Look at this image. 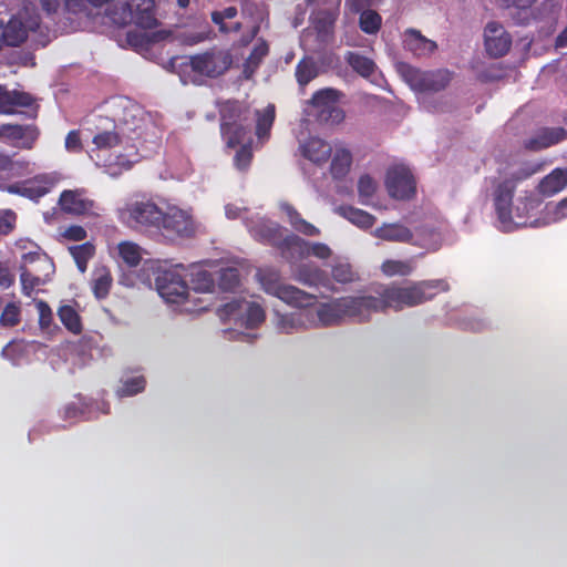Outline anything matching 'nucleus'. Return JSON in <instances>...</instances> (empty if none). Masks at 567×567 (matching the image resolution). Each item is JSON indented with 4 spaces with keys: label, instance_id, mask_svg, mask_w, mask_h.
<instances>
[{
    "label": "nucleus",
    "instance_id": "f8f14e48",
    "mask_svg": "<svg viewBox=\"0 0 567 567\" xmlns=\"http://www.w3.org/2000/svg\"><path fill=\"white\" fill-rule=\"evenodd\" d=\"M218 312L221 318H236L245 312V324L250 329L257 328L266 318L265 310L260 305L240 299H234L223 305Z\"/></svg>",
    "mask_w": 567,
    "mask_h": 567
},
{
    "label": "nucleus",
    "instance_id": "20e7f679",
    "mask_svg": "<svg viewBox=\"0 0 567 567\" xmlns=\"http://www.w3.org/2000/svg\"><path fill=\"white\" fill-rule=\"evenodd\" d=\"M111 20L121 27L134 23L141 29L148 30L158 27L155 0H124L109 11Z\"/></svg>",
    "mask_w": 567,
    "mask_h": 567
},
{
    "label": "nucleus",
    "instance_id": "f03ea898",
    "mask_svg": "<svg viewBox=\"0 0 567 567\" xmlns=\"http://www.w3.org/2000/svg\"><path fill=\"white\" fill-rule=\"evenodd\" d=\"M256 278L266 293L277 297L291 307L308 308L317 302L316 295L308 293L292 285L284 284L280 271L275 268H259Z\"/></svg>",
    "mask_w": 567,
    "mask_h": 567
},
{
    "label": "nucleus",
    "instance_id": "39448f33",
    "mask_svg": "<svg viewBox=\"0 0 567 567\" xmlns=\"http://www.w3.org/2000/svg\"><path fill=\"white\" fill-rule=\"evenodd\" d=\"M162 210L151 199L131 200L117 208V218L130 228L156 234Z\"/></svg>",
    "mask_w": 567,
    "mask_h": 567
},
{
    "label": "nucleus",
    "instance_id": "774afa93",
    "mask_svg": "<svg viewBox=\"0 0 567 567\" xmlns=\"http://www.w3.org/2000/svg\"><path fill=\"white\" fill-rule=\"evenodd\" d=\"M41 8L48 13L56 12L59 8V0H40Z\"/></svg>",
    "mask_w": 567,
    "mask_h": 567
},
{
    "label": "nucleus",
    "instance_id": "a211bd4d",
    "mask_svg": "<svg viewBox=\"0 0 567 567\" xmlns=\"http://www.w3.org/2000/svg\"><path fill=\"white\" fill-rule=\"evenodd\" d=\"M565 140H567V131L564 127H543L524 142V147L532 152H538Z\"/></svg>",
    "mask_w": 567,
    "mask_h": 567
},
{
    "label": "nucleus",
    "instance_id": "c03bdc74",
    "mask_svg": "<svg viewBox=\"0 0 567 567\" xmlns=\"http://www.w3.org/2000/svg\"><path fill=\"white\" fill-rule=\"evenodd\" d=\"M118 254L121 258L131 267L140 264L142 257L140 247L131 241H123L118 245Z\"/></svg>",
    "mask_w": 567,
    "mask_h": 567
},
{
    "label": "nucleus",
    "instance_id": "58836bf2",
    "mask_svg": "<svg viewBox=\"0 0 567 567\" xmlns=\"http://www.w3.org/2000/svg\"><path fill=\"white\" fill-rule=\"evenodd\" d=\"M113 278L111 272L103 268L94 274V278L92 280V290L97 299H104L110 293L112 287Z\"/></svg>",
    "mask_w": 567,
    "mask_h": 567
},
{
    "label": "nucleus",
    "instance_id": "9b49d317",
    "mask_svg": "<svg viewBox=\"0 0 567 567\" xmlns=\"http://www.w3.org/2000/svg\"><path fill=\"white\" fill-rule=\"evenodd\" d=\"M385 186L392 198L406 200L414 196L416 183L411 171L398 165L388 169L385 177Z\"/></svg>",
    "mask_w": 567,
    "mask_h": 567
},
{
    "label": "nucleus",
    "instance_id": "4468645a",
    "mask_svg": "<svg viewBox=\"0 0 567 567\" xmlns=\"http://www.w3.org/2000/svg\"><path fill=\"white\" fill-rule=\"evenodd\" d=\"M229 65V55L224 52H205L190 58L193 71L209 78L221 75Z\"/></svg>",
    "mask_w": 567,
    "mask_h": 567
},
{
    "label": "nucleus",
    "instance_id": "4d7b16f0",
    "mask_svg": "<svg viewBox=\"0 0 567 567\" xmlns=\"http://www.w3.org/2000/svg\"><path fill=\"white\" fill-rule=\"evenodd\" d=\"M319 117L327 123L339 124L344 120L346 113L337 104H333L326 111L324 115L319 114Z\"/></svg>",
    "mask_w": 567,
    "mask_h": 567
},
{
    "label": "nucleus",
    "instance_id": "c9c22d12",
    "mask_svg": "<svg viewBox=\"0 0 567 567\" xmlns=\"http://www.w3.org/2000/svg\"><path fill=\"white\" fill-rule=\"evenodd\" d=\"M352 164V155L346 148L337 150L330 165V173L333 178L344 177Z\"/></svg>",
    "mask_w": 567,
    "mask_h": 567
},
{
    "label": "nucleus",
    "instance_id": "09e8293b",
    "mask_svg": "<svg viewBox=\"0 0 567 567\" xmlns=\"http://www.w3.org/2000/svg\"><path fill=\"white\" fill-rule=\"evenodd\" d=\"M20 279L22 291L25 296H30L34 288L41 284V279L39 276L34 274V271L30 268H25L24 266H20Z\"/></svg>",
    "mask_w": 567,
    "mask_h": 567
},
{
    "label": "nucleus",
    "instance_id": "1a4fd4ad",
    "mask_svg": "<svg viewBox=\"0 0 567 567\" xmlns=\"http://www.w3.org/2000/svg\"><path fill=\"white\" fill-rule=\"evenodd\" d=\"M61 179L62 175L58 172L41 173L20 183L9 185L7 190L10 194L20 195L37 202L49 194Z\"/></svg>",
    "mask_w": 567,
    "mask_h": 567
},
{
    "label": "nucleus",
    "instance_id": "cd10ccee",
    "mask_svg": "<svg viewBox=\"0 0 567 567\" xmlns=\"http://www.w3.org/2000/svg\"><path fill=\"white\" fill-rule=\"evenodd\" d=\"M220 134L227 147L234 148L247 138L249 126L244 122L234 123L220 128Z\"/></svg>",
    "mask_w": 567,
    "mask_h": 567
},
{
    "label": "nucleus",
    "instance_id": "c85d7f7f",
    "mask_svg": "<svg viewBox=\"0 0 567 567\" xmlns=\"http://www.w3.org/2000/svg\"><path fill=\"white\" fill-rule=\"evenodd\" d=\"M341 96L342 93L339 90L326 87L315 92L310 103L312 106L320 110L319 114L324 115L326 111L333 104H337Z\"/></svg>",
    "mask_w": 567,
    "mask_h": 567
},
{
    "label": "nucleus",
    "instance_id": "b1692460",
    "mask_svg": "<svg viewBox=\"0 0 567 567\" xmlns=\"http://www.w3.org/2000/svg\"><path fill=\"white\" fill-rule=\"evenodd\" d=\"M296 280L308 287H329L330 279L319 267L303 265L298 268Z\"/></svg>",
    "mask_w": 567,
    "mask_h": 567
},
{
    "label": "nucleus",
    "instance_id": "a18cd8bd",
    "mask_svg": "<svg viewBox=\"0 0 567 567\" xmlns=\"http://www.w3.org/2000/svg\"><path fill=\"white\" fill-rule=\"evenodd\" d=\"M21 320V309L16 302H9L1 312L0 324L6 328L16 327Z\"/></svg>",
    "mask_w": 567,
    "mask_h": 567
},
{
    "label": "nucleus",
    "instance_id": "ddd939ff",
    "mask_svg": "<svg viewBox=\"0 0 567 567\" xmlns=\"http://www.w3.org/2000/svg\"><path fill=\"white\" fill-rule=\"evenodd\" d=\"M484 56H487L492 62L486 66L481 58H476L472 63V69L475 71L476 76L482 82H488L495 79V64L496 59V22L491 21L486 24L484 30Z\"/></svg>",
    "mask_w": 567,
    "mask_h": 567
},
{
    "label": "nucleus",
    "instance_id": "7ed1b4c3",
    "mask_svg": "<svg viewBox=\"0 0 567 567\" xmlns=\"http://www.w3.org/2000/svg\"><path fill=\"white\" fill-rule=\"evenodd\" d=\"M540 169L538 164L525 163L517 167L512 166L504 173L498 183V223L504 231H511L512 227V199L517 183L527 179Z\"/></svg>",
    "mask_w": 567,
    "mask_h": 567
},
{
    "label": "nucleus",
    "instance_id": "5fc2aeb1",
    "mask_svg": "<svg viewBox=\"0 0 567 567\" xmlns=\"http://www.w3.org/2000/svg\"><path fill=\"white\" fill-rule=\"evenodd\" d=\"M334 20H336V16L332 11L318 10V13H317L316 18L313 19V23L319 31H322V30H327L328 28H330L333 24Z\"/></svg>",
    "mask_w": 567,
    "mask_h": 567
},
{
    "label": "nucleus",
    "instance_id": "4be33fe9",
    "mask_svg": "<svg viewBox=\"0 0 567 567\" xmlns=\"http://www.w3.org/2000/svg\"><path fill=\"white\" fill-rule=\"evenodd\" d=\"M567 186V168H555L546 175L538 185V190L544 196H551Z\"/></svg>",
    "mask_w": 567,
    "mask_h": 567
},
{
    "label": "nucleus",
    "instance_id": "de8ad7c7",
    "mask_svg": "<svg viewBox=\"0 0 567 567\" xmlns=\"http://www.w3.org/2000/svg\"><path fill=\"white\" fill-rule=\"evenodd\" d=\"M93 144L99 150H109L121 143V137L115 131H103L93 137Z\"/></svg>",
    "mask_w": 567,
    "mask_h": 567
},
{
    "label": "nucleus",
    "instance_id": "e2e57ef3",
    "mask_svg": "<svg viewBox=\"0 0 567 567\" xmlns=\"http://www.w3.org/2000/svg\"><path fill=\"white\" fill-rule=\"evenodd\" d=\"M197 289L202 291H212L215 285V279L208 271H200L197 274Z\"/></svg>",
    "mask_w": 567,
    "mask_h": 567
},
{
    "label": "nucleus",
    "instance_id": "6e6552de",
    "mask_svg": "<svg viewBox=\"0 0 567 567\" xmlns=\"http://www.w3.org/2000/svg\"><path fill=\"white\" fill-rule=\"evenodd\" d=\"M184 267L177 265L168 269H158L155 285L159 296L171 303L183 302L188 295V286L182 275Z\"/></svg>",
    "mask_w": 567,
    "mask_h": 567
},
{
    "label": "nucleus",
    "instance_id": "6e6d98bb",
    "mask_svg": "<svg viewBox=\"0 0 567 567\" xmlns=\"http://www.w3.org/2000/svg\"><path fill=\"white\" fill-rule=\"evenodd\" d=\"M65 148L70 153H80L83 150L81 133L79 130H72L65 137Z\"/></svg>",
    "mask_w": 567,
    "mask_h": 567
},
{
    "label": "nucleus",
    "instance_id": "49530a36",
    "mask_svg": "<svg viewBox=\"0 0 567 567\" xmlns=\"http://www.w3.org/2000/svg\"><path fill=\"white\" fill-rule=\"evenodd\" d=\"M254 153L251 142L243 144L234 156V165L240 172H247L251 165Z\"/></svg>",
    "mask_w": 567,
    "mask_h": 567
},
{
    "label": "nucleus",
    "instance_id": "dca6fc26",
    "mask_svg": "<svg viewBox=\"0 0 567 567\" xmlns=\"http://www.w3.org/2000/svg\"><path fill=\"white\" fill-rule=\"evenodd\" d=\"M267 234L268 240L280 249L282 257L289 262L308 257V241L301 237L290 234L277 241V235L279 234L277 227L268 228Z\"/></svg>",
    "mask_w": 567,
    "mask_h": 567
},
{
    "label": "nucleus",
    "instance_id": "69168bd1",
    "mask_svg": "<svg viewBox=\"0 0 567 567\" xmlns=\"http://www.w3.org/2000/svg\"><path fill=\"white\" fill-rule=\"evenodd\" d=\"M14 282V277L1 261H0V286L9 288Z\"/></svg>",
    "mask_w": 567,
    "mask_h": 567
},
{
    "label": "nucleus",
    "instance_id": "72a5a7b5",
    "mask_svg": "<svg viewBox=\"0 0 567 567\" xmlns=\"http://www.w3.org/2000/svg\"><path fill=\"white\" fill-rule=\"evenodd\" d=\"M58 317L62 324L73 334H80L83 326L78 311L70 305H63L58 309Z\"/></svg>",
    "mask_w": 567,
    "mask_h": 567
},
{
    "label": "nucleus",
    "instance_id": "2eb2a0df",
    "mask_svg": "<svg viewBox=\"0 0 567 567\" xmlns=\"http://www.w3.org/2000/svg\"><path fill=\"white\" fill-rule=\"evenodd\" d=\"M40 136V130L35 124H2L0 125V138L9 141L12 145L32 150Z\"/></svg>",
    "mask_w": 567,
    "mask_h": 567
},
{
    "label": "nucleus",
    "instance_id": "f704fd0d",
    "mask_svg": "<svg viewBox=\"0 0 567 567\" xmlns=\"http://www.w3.org/2000/svg\"><path fill=\"white\" fill-rule=\"evenodd\" d=\"M169 35V32L161 30L148 35L146 33H142L138 31H128L126 34V40L128 44L136 49H145L151 43L162 41Z\"/></svg>",
    "mask_w": 567,
    "mask_h": 567
},
{
    "label": "nucleus",
    "instance_id": "680f3d73",
    "mask_svg": "<svg viewBox=\"0 0 567 567\" xmlns=\"http://www.w3.org/2000/svg\"><path fill=\"white\" fill-rule=\"evenodd\" d=\"M316 256L320 259H327L331 255V249L322 243H308V256Z\"/></svg>",
    "mask_w": 567,
    "mask_h": 567
},
{
    "label": "nucleus",
    "instance_id": "f3484780",
    "mask_svg": "<svg viewBox=\"0 0 567 567\" xmlns=\"http://www.w3.org/2000/svg\"><path fill=\"white\" fill-rule=\"evenodd\" d=\"M59 205L61 209L71 215H86V216H99L100 214L95 210L96 205L94 200L86 198L84 192L80 189H66L60 194Z\"/></svg>",
    "mask_w": 567,
    "mask_h": 567
},
{
    "label": "nucleus",
    "instance_id": "f257e3e1",
    "mask_svg": "<svg viewBox=\"0 0 567 567\" xmlns=\"http://www.w3.org/2000/svg\"><path fill=\"white\" fill-rule=\"evenodd\" d=\"M450 285L445 279L422 280L406 287L388 286L379 291V297L347 296L321 303L317 308L320 326L332 327L346 319L363 322L373 312L385 311L388 308L401 310L414 307L433 299L439 292H447Z\"/></svg>",
    "mask_w": 567,
    "mask_h": 567
},
{
    "label": "nucleus",
    "instance_id": "ea45409f",
    "mask_svg": "<svg viewBox=\"0 0 567 567\" xmlns=\"http://www.w3.org/2000/svg\"><path fill=\"white\" fill-rule=\"evenodd\" d=\"M218 287L223 291H234L240 285V274L237 268L227 267L218 271Z\"/></svg>",
    "mask_w": 567,
    "mask_h": 567
},
{
    "label": "nucleus",
    "instance_id": "5701e85b",
    "mask_svg": "<svg viewBox=\"0 0 567 567\" xmlns=\"http://www.w3.org/2000/svg\"><path fill=\"white\" fill-rule=\"evenodd\" d=\"M374 236L379 239L395 243H411L412 231L401 224H383L374 230Z\"/></svg>",
    "mask_w": 567,
    "mask_h": 567
},
{
    "label": "nucleus",
    "instance_id": "8fccbe9b",
    "mask_svg": "<svg viewBox=\"0 0 567 567\" xmlns=\"http://www.w3.org/2000/svg\"><path fill=\"white\" fill-rule=\"evenodd\" d=\"M146 385V380L144 377H134L128 380H126L122 388L118 390V394L121 396H131L135 395L142 391H144Z\"/></svg>",
    "mask_w": 567,
    "mask_h": 567
},
{
    "label": "nucleus",
    "instance_id": "79ce46f5",
    "mask_svg": "<svg viewBox=\"0 0 567 567\" xmlns=\"http://www.w3.org/2000/svg\"><path fill=\"white\" fill-rule=\"evenodd\" d=\"M382 18L374 10H364L359 18V27L367 34H375L381 29Z\"/></svg>",
    "mask_w": 567,
    "mask_h": 567
},
{
    "label": "nucleus",
    "instance_id": "13d9d810",
    "mask_svg": "<svg viewBox=\"0 0 567 567\" xmlns=\"http://www.w3.org/2000/svg\"><path fill=\"white\" fill-rule=\"evenodd\" d=\"M38 262H42V264L49 262L48 255L40 251V249L23 254L22 258H21L20 266H24L25 268H29V266H31L33 264H38Z\"/></svg>",
    "mask_w": 567,
    "mask_h": 567
},
{
    "label": "nucleus",
    "instance_id": "a19ab883",
    "mask_svg": "<svg viewBox=\"0 0 567 567\" xmlns=\"http://www.w3.org/2000/svg\"><path fill=\"white\" fill-rule=\"evenodd\" d=\"M414 267L410 260L388 259L381 266L382 272L388 277L408 276L413 271Z\"/></svg>",
    "mask_w": 567,
    "mask_h": 567
},
{
    "label": "nucleus",
    "instance_id": "4c0bfd02",
    "mask_svg": "<svg viewBox=\"0 0 567 567\" xmlns=\"http://www.w3.org/2000/svg\"><path fill=\"white\" fill-rule=\"evenodd\" d=\"M296 80L301 87H305L318 76V68L312 59H301L296 65Z\"/></svg>",
    "mask_w": 567,
    "mask_h": 567
},
{
    "label": "nucleus",
    "instance_id": "bf43d9fd",
    "mask_svg": "<svg viewBox=\"0 0 567 567\" xmlns=\"http://www.w3.org/2000/svg\"><path fill=\"white\" fill-rule=\"evenodd\" d=\"M16 214L7 210L0 214V234L8 235L14 227Z\"/></svg>",
    "mask_w": 567,
    "mask_h": 567
},
{
    "label": "nucleus",
    "instance_id": "c756f323",
    "mask_svg": "<svg viewBox=\"0 0 567 567\" xmlns=\"http://www.w3.org/2000/svg\"><path fill=\"white\" fill-rule=\"evenodd\" d=\"M282 210L287 214L290 225L299 233L306 236H318L320 230L303 219L297 209L290 204H284Z\"/></svg>",
    "mask_w": 567,
    "mask_h": 567
},
{
    "label": "nucleus",
    "instance_id": "6ab92c4d",
    "mask_svg": "<svg viewBox=\"0 0 567 567\" xmlns=\"http://www.w3.org/2000/svg\"><path fill=\"white\" fill-rule=\"evenodd\" d=\"M34 99L30 93L8 90L0 84V115H12L17 113L18 107H29Z\"/></svg>",
    "mask_w": 567,
    "mask_h": 567
},
{
    "label": "nucleus",
    "instance_id": "9d476101",
    "mask_svg": "<svg viewBox=\"0 0 567 567\" xmlns=\"http://www.w3.org/2000/svg\"><path fill=\"white\" fill-rule=\"evenodd\" d=\"M402 72L405 81L417 92H439L444 90L451 81V73L447 70L421 71L404 65Z\"/></svg>",
    "mask_w": 567,
    "mask_h": 567
},
{
    "label": "nucleus",
    "instance_id": "a878e982",
    "mask_svg": "<svg viewBox=\"0 0 567 567\" xmlns=\"http://www.w3.org/2000/svg\"><path fill=\"white\" fill-rule=\"evenodd\" d=\"M238 14L236 7H227L223 10L213 11L210 14L212 21L218 27L221 33H237L241 30L243 24L240 22H234L231 24L226 23V20H231Z\"/></svg>",
    "mask_w": 567,
    "mask_h": 567
},
{
    "label": "nucleus",
    "instance_id": "37998d69",
    "mask_svg": "<svg viewBox=\"0 0 567 567\" xmlns=\"http://www.w3.org/2000/svg\"><path fill=\"white\" fill-rule=\"evenodd\" d=\"M303 327V313L293 312L278 316L277 329L282 333H292Z\"/></svg>",
    "mask_w": 567,
    "mask_h": 567
},
{
    "label": "nucleus",
    "instance_id": "7c9ffc66",
    "mask_svg": "<svg viewBox=\"0 0 567 567\" xmlns=\"http://www.w3.org/2000/svg\"><path fill=\"white\" fill-rule=\"evenodd\" d=\"M344 60L351 66V69L362 78L371 76L377 69V65L372 59L358 52H348L344 56Z\"/></svg>",
    "mask_w": 567,
    "mask_h": 567
},
{
    "label": "nucleus",
    "instance_id": "aec40b11",
    "mask_svg": "<svg viewBox=\"0 0 567 567\" xmlns=\"http://www.w3.org/2000/svg\"><path fill=\"white\" fill-rule=\"evenodd\" d=\"M300 150L305 158L318 165L326 163L332 152L331 146L319 137H310L300 146Z\"/></svg>",
    "mask_w": 567,
    "mask_h": 567
},
{
    "label": "nucleus",
    "instance_id": "2f4dec72",
    "mask_svg": "<svg viewBox=\"0 0 567 567\" xmlns=\"http://www.w3.org/2000/svg\"><path fill=\"white\" fill-rule=\"evenodd\" d=\"M245 111L239 102L227 101L225 102L219 111L220 114V128L227 125L246 122L247 117L244 115Z\"/></svg>",
    "mask_w": 567,
    "mask_h": 567
},
{
    "label": "nucleus",
    "instance_id": "e433bc0d",
    "mask_svg": "<svg viewBox=\"0 0 567 567\" xmlns=\"http://www.w3.org/2000/svg\"><path fill=\"white\" fill-rule=\"evenodd\" d=\"M268 53L269 44L267 41L262 38L258 39L244 63L245 72H255L261 64L262 60L268 55Z\"/></svg>",
    "mask_w": 567,
    "mask_h": 567
},
{
    "label": "nucleus",
    "instance_id": "864d4df0",
    "mask_svg": "<svg viewBox=\"0 0 567 567\" xmlns=\"http://www.w3.org/2000/svg\"><path fill=\"white\" fill-rule=\"evenodd\" d=\"M377 189L374 179L370 175H363L358 182V193L361 197H371Z\"/></svg>",
    "mask_w": 567,
    "mask_h": 567
},
{
    "label": "nucleus",
    "instance_id": "338daca9",
    "mask_svg": "<svg viewBox=\"0 0 567 567\" xmlns=\"http://www.w3.org/2000/svg\"><path fill=\"white\" fill-rule=\"evenodd\" d=\"M512 40L507 32H503L498 35V56L504 55L511 49Z\"/></svg>",
    "mask_w": 567,
    "mask_h": 567
},
{
    "label": "nucleus",
    "instance_id": "393cba45",
    "mask_svg": "<svg viewBox=\"0 0 567 567\" xmlns=\"http://www.w3.org/2000/svg\"><path fill=\"white\" fill-rule=\"evenodd\" d=\"M337 213L362 229L371 228L377 220L370 213L350 205L339 206Z\"/></svg>",
    "mask_w": 567,
    "mask_h": 567
},
{
    "label": "nucleus",
    "instance_id": "0e129e2a",
    "mask_svg": "<svg viewBox=\"0 0 567 567\" xmlns=\"http://www.w3.org/2000/svg\"><path fill=\"white\" fill-rule=\"evenodd\" d=\"M83 410L75 403L66 404L62 410V417L64 420L78 419L83 414Z\"/></svg>",
    "mask_w": 567,
    "mask_h": 567
},
{
    "label": "nucleus",
    "instance_id": "0eeeda50",
    "mask_svg": "<svg viewBox=\"0 0 567 567\" xmlns=\"http://www.w3.org/2000/svg\"><path fill=\"white\" fill-rule=\"evenodd\" d=\"M41 25L39 14L12 16L7 22L0 19V42L7 47H20L30 32H37Z\"/></svg>",
    "mask_w": 567,
    "mask_h": 567
},
{
    "label": "nucleus",
    "instance_id": "bb28decb",
    "mask_svg": "<svg viewBox=\"0 0 567 567\" xmlns=\"http://www.w3.org/2000/svg\"><path fill=\"white\" fill-rule=\"evenodd\" d=\"M276 118V107L268 104L264 110L256 111V135L259 140L269 137Z\"/></svg>",
    "mask_w": 567,
    "mask_h": 567
},
{
    "label": "nucleus",
    "instance_id": "473e14b6",
    "mask_svg": "<svg viewBox=\"0 0 567 567\" xmlns=\"http://www.w3.org/2000/svg\"><path fill=\"white\" fill-rule=\"evenodd\" d=\"M69 252L73 257L78 269L84 274L87 269V262L95 255V246L91 241L81 245L70 246Z\"/></svg>",
    "mask_w": 567,
    "mask_h": 567
},
{
    "label": "nucleus",
    "instance_id": "603ef678",
    "mask_svg": "<svg viewBox=\"0 0 567 567\" xmlns=\"http://www.w3.org/2000/svg\"><path fill=\"white\" fill-rule=\"evenodd\" d=\"M35 308L39 313V326L41 329L47 330L53 322V313L50 306L44 300H38Z\"/></svg>",
    "mask_w": 567,
    "mask_h": 567
},
{
    "label": "nucleus",
    "instance_id": "423d86ee",
    "mask_svg": "<svg viewBox=\"0 0 567 567\" xmlns=\"http://www.w3.org/2000/svg\"><path fill=\"white\" fill-rule=\"evenodd\" d=\"M197 225L190 210L178 206H167L162 210L156 234L168 241L189 239L195 236Z\"/></svg>",
    "mask_w": 567,
    "mask_h": 567
},
{
    "label": "nucleus",
    "instance_id": "052dcab7",
    "mask_svg": "<svg viewBox=\"0 0 567 567\" xmlns=\"http://www.w3.org/2000/svg\"><path fill=\"white\" fill-rule=\"evenodd\" d=\"M63 237L73 241H82L87 237V233L82 226L72 225L64 230Z\"/></svg>",
    "mask_w": 567,
    "mask_h": 567
},
{
    "label": "nucleus",
    "instance_id": "412c9836",
    "mask_svg": "<svg viewBox=\"0 0 567 567\" xmlns=\"http://www.w3.org/2000/svg\"><path fill=\"white\" fill-rule=\"evenodd\" d=\"M404 47L417 56L429 55L436 50V43L426 39L415 29L405 32Z\"/></svg>",
    "mask_w": 567,
    "mask_h": 567
},
{
    "label": "nucleus",
    "instance_id": "3c124183",
    "mask_svg": "<svg viewBox=\"0 0 567 567\" xmlns=\"http://www.w3.org/2000/svg\"><path fill=\"white\" fill-rule=\"evenodd\" d=\"M331 276L339 284H349L354 279V274L349 264H338L333 266Z\"/></svg>",
    "mask_w": 567,
    "mask_h": 567
}]
</instances>
